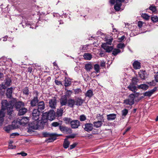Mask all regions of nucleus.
<instances>
[{"instance_id": "1", "label": "nucleus", "mask_w": 158, "mask_h": 158, "mask_svg": "<svg viewBox=\"0 0 158 158\" xmlns=\"http://www.w3.org/2000/svg\"><path fill=\"white\" fill-rule=\"evenodd\" d=\"M32 122H31L28 124V128L27 132L32 133L34 132V130L43 129L44 126L42 122L38 120H34Z\"/></svg>"}, {"instance_id": "2", "label": "nucleus", "mask_w": 158, "mask_h": 158, "mask_svg": "<svg viewBox=\"0 0 158 158\" xmlns=\"http://www.w3.org/2000/svg\"><path fill=\"white\" fill-rule=\"evenodd\" d=\"M1 104V110L4 111L7 110V114L10 116L12 114V112L13 111L14 104H13V101L8 102L6 100H3L2 101Z\"/></svg>"}, {"instance_id": "3", "label": "nucleus", "mask_w": 158, "mask_h": 158, "mask_svg": "<svg viewBox=\"0 0 158 158\" xmlns=\"http://www.w3.org/2000/svg\"><path fill=\"white\" fill-rule=\"evenodd\" d=\"M56 114L55 111L53 110H50L48 112L44 113L41 117V120L44 125L46 123L48 120L52 121L55 119Z\"/></svg>"}, {"instance_id": "4", "label": "nucleus", "mask_w": 158, "mask_h": 158, "mask_svg": "<svg viewBox=\"0 0 158 158\" xmlns=\"http://www.w3.org/2000/svg\"><path fill=\"white\" fill-rule=\"evenodd\" d=\"M42 135L44 137H50L47 141L48 142H52L55 140L56 138L61 135L58 134L56 133H50L47 132H44L42 133Z\"/></svg>"}, {"instance_id": "5", "label": "nucleus", "mask_w": 158, "mask_h": 158, "mask_svg": "<svg viewBox=\"0 0 158 158\" xmlns=\"http://www.w3.org/2000/svg\"><path fill=\"white\" fill-rule=\"evenodd\" d=\"M35 96L33 97L30 100V106L31 107L37 106V105L39 101L38 99L39 93L38 91H35Z\"/></svg>"}, {"instance_id": "6", "label": "nucleus", "mask_w": 158, "mask_h": 158, "mask_svg": "<svg viewBox=\"0 0 158 158\" xmlns=\"http://www.w3.org/2000/svg\"><path fill=\"white\" fill-rule=\"evenodd\" d=\"M135 96L134 94H131L128 97V98L124 100L123 104L132 106L134 104Z\"/></svg>"}, {"instance_id": "7", "label": "nucleus", "mask_w": 158, "mask_h": 158, "mask_svg": "<svg viewBox=\"0 0 158 158\" xmlns=\"http://www.w3.org/2000/svg\"><path fill=\"white\" fill-rule=\"evenodd\" d=\"M41 112L36 108L34 109L32 113L33 120L40 121L41 118L39 116Z\"/></svg>"}, {"instance_id": "8", "label": "nucleus", "mask_w": 158, "mask_h": 158, "mask_svg": "<svg viewBox=\"0 0 158 158\" xmlns=\"http://www.w3.org/2000/svg\"><path fill=\"white\" fill-rule=\"evenodd\" d=\"M59 129L61 132L66 134H71L72 132V130L71 128L62 125L61 124L59 126Z\"/></svg>"}, {"instance_id": "9", "label": "nucleus", "mask_w": 158, "mask_h": 158, "mask_svg": "<svg viewBox=\"0 0 158 158\" xmlns=\"http://www.w3.org/2000/svg\"><path fill=\"white\" fill-rule=\"evenodd\" d=\"M13 104H14L13 107L16 109L17 110H18L22 106L23 107L25 106L24 103L22 101H18L15 102L14 101H13Z\"/></svg>"}, {"instance_id": "10", "label": "nucleus", "mask_w": 158, "mask_h": 158, "mask_svg": "<svg viewBox=\"0 0 158 158\" xmlns=\"http://www.w3.org/2000/svg\"><path fill=\"white\" fill-rule=\"evenodd\" d=\"M81 125V123L78 120H72L70 125L71 128L73 129L78 128Z\"/></svg>"}, {"instance_id": "11", "label": "nucleus", "mask_w": 158, "mask_h": 158, "mask_svg": "<svg viewBox=\"0 0 158 158\" xmlns=\"http://www.w3.org/2000/svg\"><path fill=\"white\" fill-rule=\"evenodd\" d=\"M68 100L65 96H62L60 99V106H66L67 105Z\"/></svg>"}, {"instance_id": "12", "label": "nucleus", "mask_w": 158, "mask_h": 158, "mask_svg": "<svg viewBox=\"0 0 158 158\" xmlns=\"http://www.w3.org/2000/svg\"><path fill=\"white\" fill-rule=\"evenodd\" d=\"M56 104V100L55 97L49 100V107L51 108L52 109H55Z\"/></svg>"}, {"instance_id": "13", "label": "nucleus", "mask_w": 158, "mask_h": 158, "mask_svg": "<svg viewBox=\"0 0 158 158\" xmlns=\"http://www.w3.org/2000/svg\"><path fill=\"white\" fill-rule=\"evenodd\" d=\"M100 120L101 121H98L97 122H94L93 123L94 126L96 128H99L102 125L103 123L102 122H104V120L103 119L102 115H100Z\"/></svg>"}, {"instance_id": "14", "label": "nucleus", "mask_w": 158, "mask_h": 158, "mask_svg": "<svg viewBox=\"0 0 158 158\" xmlns=\"http://www.w3.org/2000/svg\"><path fill=\"white\" fill-rule=\"evenodd\" d=\"M11 82L12 81L8 77H7L5 81L4 85H2V89H6L7 87L10 86V85Z\"/></svg>"}, {"instance_id": "15", "label": "nucleus", "mask_w": 158, "mask_h": 158, "mask_svg": "<svg viewBox=\"0 0 158 158\" xmlns=\"http://www.w3.org/2000/svg\"><path fill=\"white\" fill-rule=\"evenodd\" d=\"M101 47L106 50V52L110 53L113 49V46H107L106 43L103 44L101 46Z\"/></svg>"}, {"instance_id": "16", "label": "nucleus", "mask_w": 158, "mask_h": 158, "mask_svg": "<svg viewBox=\"0 0 158 158\" xmlns=\"http://www.w3.org/2000/svg\"><path fill=\"white\" fill-rule=\"evenodd\" d=\"M37 109L39 110L42 111L45 108V104L43 101H39L37 105Z\"/></svg>"}, {"instance_id": "17", "label": "nucleus", "mask_w": 158, "mask_h": 158, "mask_svg": "<svg viewBox=\"0 0 158 158\" xmlns=\"http://www.w3.org/2000/svg\"><path fill=\"white\" fill-rule=\"evenodd\" d=\"M93 124L91 123H87L85 124L84 129L88 132L91 131L93 129Z\"/></svg>"}, {"instance_id": "18", "label": "nucleus", "mask_w": 158, "mask_h": 158, "mask_svg": "<svg viewBox=\"0 0 158 158\" xmlns=\"http://www.w3.org/2000/svg\"><path fill=\"white\" fill-rule=\"evenodd\" d=\"M121 0H116V4L114 6V8L115 11H118L120 10L121 9V6L122 5Z\"/></svg>"}, {"instance_id": "19", "label": "nucleus", "mask_w": 158, "mask_h": 158, "mask_svg": "<svg viewBox=\"0 0 158 158\" xmlns=\"http://www.w3.org/2000/svg\"><path fill=\"white\" fill-rule=\"evenodd\" d=\"M69 107L71 108H73L75 105V101L74 99L69 98L68 99L67 105Z\"/></svg>"}, {"instance_id": "20", "label": "nucleus", "mask_w": 158, "mask_h": 158, "mask_svg": "<svg viewBox=\"0 0 158 158\" xmlns=\"http://www.w3.org/2000/svg\"><path fill=\"white\" fill-rule=\"evenodd\" d=\"M75 105L77 106H81L85 100L82 99L81 97L77 98L75 99Z\"/></svg>"}, {"instance_id": "21", "label": "nucleus", "mask_w": 158, "mask_h": 158, "mask_svg": "<svg viewBox=\"0 0 158 158\" xmlns=\"http://www.w3.org/2000/svg\"><path fill=\"white\" fill-rule=\"evenodd\" d=\"M20 125L22 126L25 125L28 122V119L27 117H23L21 118H19Z\"/></svg>"}, {"instance_id": "22", "label": "nucleus", "mask_w": 158, "mask_h": 158, "mask_svg": "<svg viewBox=\"0 0 158 158\" xmlns=\"http://www.w3.org/2000/svg\"><path fill=\"white\" fill-rule=\"evenodd\" d=\"M18 115L19 116L25 114L27 111V109L25 107H23L19 110Z\"/></svg>"}, {"instance_id": "23", "label": "nucleus", "mask_w": 158, "mask_h": 158, "mask_svg": "<svg viewBox=\"0 0 158 158\" xmlns=\"http://www.w3.org/2000/svg\"><path fill=\"white\" fill-rule=\"evenodd\" d=\"M132 65L133 68L135 69H139L141 68V63L137 60H135Z\"/></svg>"}, {"instance_id": "24", "label": "nucleus", "mask_w": 158, "mask_h": 158, "mask_svg": "<svg viewBox=\"0 0 158 158\" xmlns=\"http://www.w3.org/2000/svg\"><path fill=\"white\" fill-rule=\"evenodd\" d=\"M5 116V113L4 111H0V126L2 125L4 121V118Z\"/></svg>"}, {"instance_id": "25", "label": "nucleus", "mask_w": 158, "mask_h": 158, "mask_svg": "<svg viewBox=\"0 0 158 158\" xmlns=\"http://www.w3.org/2000/svg\"><path fill=\"white\" fill-rule=\"evenodd\" d=\"M135 85L131 83L128 86V88L129 90L131 91L134 93H135L137 89Z\"/></svg>"}, {"instance_id": "26", "label": "nucleus", "mask_w": 158, "mask_h": 158, "mask_svg": "<svg viewBox=\"0 0 158 158\" xmlns=\"http://www.w3.org/2000/svg\"><path fill=\"white\" fill-rule=\"evenodd\" d=\"M107 119L108 121L114 120L116 118V114H111L107 115Z\"/></svg>"}, {"instance_id": "27", "label": "nucleus", "mask_w": 158, "mask_h": 158, "mask_svg": "<svg viewBox=\"0 0 158 158\" xmlns=\"http://www.w3.org/2000/svg\"><path fill=\"white\" fill-rule=\"evenodd\" d=\"M69 78H68L66 77H64V85L65 87L69 86L71 84V82L69 80Z\"/></svg>"}, {"instance_id": "28", "label": "nucleus", "mask_w": 158, "mask_h": 158, "mask_svg": "<svg viewBox=\"0 0 158 158\" xmlns=\"http://www.w3.org/2000/svg\"><path fill=\"white\" fill-rule=\"evenodd\" d=\"M13 88L11 87L7 89L6 90V94L7 97L10 98L12 97Z\"/></svg>"}, {"instance_id": "29", "label": "nucleus", "mask_w": 158, "mask_h": 158, "mask_svg": "<svg viewBox=\"0 0 158 158\" xmlns=\"http://www.w3.org/2000/svg\"><path fill=\"white\" fill-rule=\"evenodd\" d=\"M64 109L61 106H60L59 109H58L56 112V114L58 117L61 116L63 114Z\"/></svg>"}, {"instance_id": "30", "label": "nucleus", "mask_w": 158, "mask_h": 158, "mask_svg": "<svg viewBox=\"0 0 158 158\" xmlns=\"http://www.w3.org/2000/svg\"><path fill=\"white\" fill-rule=\"evenodd\" d=\"M12 125L14 129L18 127L20 125H21L19 119L16 121H13Z\"/></svg>"}, {"instance_id": "31", "label": "nucleus", "mask_w": 158, "mask_h": 158, "mask_svg": "<svg viewBox=\"0 0 158 158\" xmlns=\"http://www.w3.org/2000/svg\"><path fill=\"white\" fill-rule=\"evenodd\" d=\"M22 93L23 95L28 96L29 94V88L27 87H26L23 88L22 90Z\"/></svg>"}, {"instance_id": "32", "label": "nucleus", "mask_w": 158, "mask_h": 158, "mask_svg": "<svg viewBox=\"0 0 158 158\" xmlns=\"http://www.w3.org/2000/svg\"><path fill=\"white\" fill-rule=\"evenodd\" d=\"M93 95V91L91 89L88 90L85 94V95L86 97H88L89 98L92 97Z\"/></svg>"}, {"instance_id": "33", "label": "nucleus", "mask_w": 158, "mask_h": 158, "mask_svg": "<svg viewBox=\"0 0 158 158\" xmlns=\"http://www.w3.org/2000/svg\"><path fill=\"white\" fill-rule=\"evenodd\" d=\"M3 129L7 133H9L10 130L14 129V128L11 125H8L7 126L4 127L3 128Z\"/></svg>"}, {"instance_id": "34", "label": "nucleus", "mask_w": 158, "mask_h": 158, "mask_svg": "<svg viewBox=\"0 0 158 158\" xmlns=\"http://www.w3.org/2000/svg\"><path fill=\"white\" fill-rule=\"evenodd\" d=\"M148 87L149 86L146 84H142L138 86V89H141L144 90H147Z\"/></svg>"}, {"instance_id": "35", "label": "nucleus", "mask_w": 158, "mask_h": 158, "mask_svg": "<svg viewBox=\"0 0 158 158\" xmlns=\"http://www.w3.org/2000/svg\"><path fill=\"white\" fill-rule=\"evenodd\" d=\"M63 120L64 122L65 123L67 124H71L72 120L71 118L68 117L64 118H63Z\"/></svg>"}, {"instance_id": "36", "label": "nucleus", "mask_w": 158, "mask_h": 158, "mask_svg": "<svg viewBox=\"0 0 158 158\" xmlns=\"http://www.w3.org/2000/svg\"><path fill=\"white\" fill-rule=\"evenodd\" d=\"M85 69L87 71H89L93 68L92 64H86L85 66Z\"/></svg>"}, {"instance_id": "37", "label": "nucleus", "mask_w": 158, "mask_h": 158, "mask_svg": "<svg viewBox=\"0 0 158 158\" xmlns=\"http://www.w3.org/2000/svg\"><path fill=\"white\" fill-rule=\"evenodd\" d=\"M84 58L86 60H90L92 58V55L89 53H85L83 55Z\"/></svg>"}, {"instance_id": "38", "label": "nucleus", "mask_w": 158, "mask_h": 158, "mask_svg": "<svg viewBox=\"0 0 158 158\" xmlns=\"http://www.w3.org/2000/svg\"><path fill=\"white\" fill-rule=\"evenodd\" d=\"M70 143V142L69 141L65 140V139H64L63 146L65 149L69 147Z\"/></svg>"}, {"instance_id": "39", "label": "nucleus", "mask_w": 158, "mask_h": 158, "mask_svg": "<svg viewBox=\"0 0 158 158\" xmlns=\"http://www.w3.org/2000/svg\"><path fill=\"white\" fill-rule=\"evenodd\" d=\"M145 71H140L139 72L138 74L139 77L143 80L145 79Z\"/></svg>"}, {"instance_id": "40", "label": "nucleus", "mask_w": 158, "mask_h": 158, "mask_svg": "<svg viewBox=\"0 0 158 158\" xmlns=\"http://www.w3.org/2000/svg\"><path fill=\"white\" fill-rule=\"evenodd\" d=\"M114 50L112 51V54L114 56H116L118 53L121 52V50L119 49L114 48L113 49Z\"/></svg>"}, {"instance_id": "41", "label": "nucleus", "mask_w": 158, "mask_h": 158, "mask_svg": "<svg viewBox=\"0 0 158 158\" xmlns=\"http://www.w3.org/2000/svg\"><path fill=\"white\" fill-rule=\"evenodd\" d=\"M94 69L96 73H98L100 72V68L99 64H96L94 65Z\"/></svg>"}, {"instance_id": "42", "label": "nucleus", "mask_w": 158, "mask_h": 158, "mask_svg": "<svg viewBox=\"0 0 158 158\" xmlns=\"http://www.w3.org/2000/svg\"><path fill=\"white\" fill-rule=\"evenodd\" d=\"M76 135L74 134H73L69 135H67L65 136V138L64 139L65 140H68V139L69 138H74Z\"/></svg>"}, {"instance_id": "43", "label": "nucleus", "mask_w": 158, "mask_h": 158, "mask_svg": "<svg viewBox=\"0 0 158 158\" xmlns=\"http://www.w3.org/2000/svg\"><path fill=\"white\" fill-rule=\"evenodd\" d=\"M72 91L70 90H67L65 94L63 96H65L66 98H69L71 96V94H72Z\"/></svg>"}, {"instance_id": "44", "label": "nucleus", "mask_w": 158, "mask_h": 158, "mask_svg": "<svg viewBox=\"0 0 158 158\" xmlns=\"http://www.w3.org/2000/svg\"><path fill=\"white\" fill-rule=\"evenodd\" d=\"M151 19L153 23L156 22L158 21V17L156 16H152L151 17Z\"/></svg>"}, {"instance_id": "45", "label": "nucleus", "mask_w": 158, "mask_h": 158, "mask_svg": "<svg viewBox=\"0 0 158 158\" xmlns=\"http://www.w3.org/2000/svg\"><path fill=\"white\" fill-rule=\"evenodd\" d=\"M74 92L76 94H79L82 92V90L80 88H77L74 89Z\"/></svg>"}, {"instance_id": "46", "label": "nucleus", "mask_w": 158, "mask_h": 158, "mask_svg": "<svg viewBox=\"0 0 158 158\" xmlns=\"http://www.w3.org/2000/svg\"><path fill=\"white\" fill-rule=\"evenodd\" d=\"M139 81V79L137 77H133L132 79V83L131 84L136 85L137 83Z\"/></svg>"}, {"instance_id": "47", "label": "nucleus", "mask_w": 158, "mask_h": 158, "mask_svg": "<svg viewBox=\"0 0 158 158\" xmlns=\"http://www.w3.org/2000/svg\"><path fill=\"white\" fill-rule=\"evenodd\" d=\"M149 9L150 10H151L153 12H156V6H154L153 5L150 6L149 7Z\"/></svg>"}, {"instance_id": "48", "label": "nucleus", "mask_w": 158, "mask_h": 158, "mask_svg": "<svg viewBox=\"0 0 158 158\" xmlns=\"http://www.w3.org/2000/svg\"><path fill=\"white\" fill-rule=\"evenodd\" d=\"M142 17L144 19L146 20L149 19L150 16L147 14H142Z\"/></svg>"}, {"instance_id": "49", "label": "nucleus", "mask_w": 158, "mask_h": 158, "mask_svg": "<svg viewBox=\"0 0 158 158\" xmlns=\"http://www.w3.org/2000/svg\"><path fill=\"white\" fill-rule=\"evenodd\" d=\"M125 47V45L124 43H119L117 45V47L119 48L122 49L124 48Z\"/></svg>"}, {"instance_id": "50", "label": "nucleus", "mask_w": 158, "mask_h": 158, "mask_svg": "<svg viewBox=\"0 0 158 158\" xmlns=\"http://www.w3.org/2000/svg\"><path fill=\"white\" fill-rule=\"evenodd\" d=\"M113 40V38L109 39H107L106 40V44H108L109 45H111Z\"/></svg>"}, {"instance_id": "51", "label": "nucleus", "mask_w": 158, "mask_h": 158, "mask_svg": "<svg viewBox=\"0 0 158 158\" xmlns=\"http://www.w3.org/2000/svg\"><path fill=\"white\" fill-rule=\"evenodd\" d=\"M143 94L145 96H148V97H150L152 95L150 91H146L143 93Z\"/></svg>"}, {"instance_id": "52", "label": "nucleus", "mask_w": 158, "mask_h": 158, "mask_svg": "<svg viewBox=\"0 0 158 158\" xmlns=\"http://www.w3.org/2000/svg\"><path fill=\"white\" fill-rule=\"evenodd\" d=\"M128 113V110L126 109L123 110L122 111V115L125 116Z\"/></svg>"}, {"instance_id": "53", "label": "nucleus", "mask_w": 158, "mask_h": 158, "mask_svg": "<svg viewBox=\"0 0 158 158\" xmlns=\"http://www.w3.org/2000/svg\"><path fill=\"white\" fill-rule=\"evenodd\" d=\"M79 119L81 121H85L86 119V118L85 115H81L80 116Z\"/></svg>"}, {"instance_id": "54", "label": "nucleus", "mask_w": 158, "mask_h": 158, "mask_svg": "<svg viewBox=\"0 0 158 158\" xmlns=\"http://www.w3.org/2000/svg\"><path fill=\"white\" fill-rule=\"evenodd\" d=\"M60 124V123L57 122H54L52 123L51 125L52 127H56L59 126Z\"/></svg>"}, {"instance_id": "55", "label": "nucleus", "mask_w": 158, "mask_h": 158, "mask_svg": "<svg viewBox=\"0 0 158 158\" xmlns=\"http://www.w3.org/2000/svg\"><path fill=\"white\" fill-rule=\"evenodd\" d=\"M55 84H56V85H63L62 82L60 81H59L58 80H55Z\"/></svg>"}, {"instance_id": "56", "label": "nucleus", "mask_w": 158, "mask_h": 158, "mask_svg": "<svg viewBox=\"0 0 158 158\" xmlns=\"http://www.w3.org/2000/svg\"><path fill=\"white\" fill-rule=\"evenodd\" d=\"M77 143H74L73 144L71 145L70 146V149L71 150L74 148L77 145Z\"/></svg>"}, {"instance_id": "57", "label": "nucleus", "mask_w": 158, "mask_h": 158, "mask_svg": "<svg viewBox=\"0 0 158 158\" xmlns=\"http://www.w3.org/2000/svg\"><path fill=\"white\" fill-rule=\"evenodd\" d=\"M88 45H83L81 47V50L82 51H85L88 48Z\"/></svg>"}, {"instance_id": "58", "label": "nucleus", "mask_w": 158, "mask_h": 158, "mask_svg": "<svg viewBox=\"0 0 158 158\" xmlns=\"http://www.w3.org/2000/svg\"><path fill=\"white\" fill-rule=\"evenodd\" d=\"M143 23L141 21H139L138 22V26L139 28H141L142 27Z\"/></svg>"}, {"instance_id": "59", "label": "nucleus", "mask_w": 158, "mask_h": 158, "mask_svg": "<svg viewBox=\"0 0 158 158\" xmlns=\"http://www.w3.org/2000/svg\"><path fill=\"white\" fill-rule=\"evenodd\" d=\"M147 83L151 86H155L156 85V83L154 81H152L150 82H148Z\"/></svg>"}, {"instance_id": "60", "label": "nucleus", "mask_w": 158, "mask_h": 158, "mask_svg": "<svg viewBox=\"0 0 158 158\" xmlns=\"http://www.w3.org/2000/svg\"><path fill=\"white\" fill-rule=\"evenodd\" d=\"M19 135V134L17 133H13L10 135V136L13 138L14 136H18Z\"/></svg>"}, {"instance_id": "61", "label": "nucleus", "mask_w": 158, "mask_h": 158, "mask_svg": "<svg viewBox=\"0 0 158 158\" xmlns=\"http://www.w3.org/2000/svg\"><path fill=\"white\" fill-rule=\"evenodd\" d=\"M157 87H155L153 89L150 91L151 94H152L157 89Z\"/></svg>"}, {"instance_id": "62", "label": "nucleus", "mask_w": 158, "mask_h": 158, "mask_svg": "<svg viewBox=\"0 0 158 158\" xmlns=\"http://www.w3.org/2000/svg\"><path fill=\"white\" fill-rule=\"evenodd\" d=\"M155 81L156 82H158V72L156 73V74L155 75Z\"/></svg>"}, {"instance_id": "63", "label": "nucleus", "mask_w": 158, "mask_h": 158, "mask_svg": "<svg viewBox=\"0 0 158 158\" xmlns=\"http://www.w3.org/2000/svg\"><path fill=\"white\" fill-rule=\"evenodd\" d=\"M92 134H97L98 133V131L95 129H94L93 130H92Z\"/></svg>"}, {"instance_id": "64", "label": "nucleus", "mask_w": 158, "mask_h": 158, "mask_svg": "<svg viewBox=\"0 0 158 158\" xmlns=\"http://www.w3.org/2000/svg\"><path fill=\"white\" fill-rule=\"evenodd\" d=\"M125 38V37L124 35L122 36L120 38H118V40L120 42H122L124 40Z\"/></svg>"}]
</instances>
